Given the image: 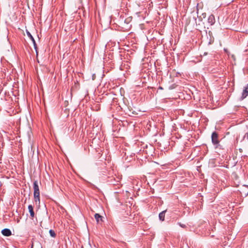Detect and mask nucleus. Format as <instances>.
Returning a JSON list of instances; mask_svg holds the SVG:
<instances>
[{
	"mask_svg": "<svg viewBox=\"0 0 248 248\" xmlns=\"http://www.w3.org/2000/svg\"><path fill=\"white\" fill-rule=\"evenodd\" d=\"M33 196H34V202L36 203V204H39L40 203V191H39V187L38 184V182L37 181H35L33 182Z\"/></svg>",
	"mask_w": 248,
	"mask_h": 248,
	"instance_id": "obj_1",
	"label": "nucleus"
},
{
	"mask_svg": "<svg viewBox=\"0 0 248 248\" xmlns=\"http://www.w3.org/2000/svg\"><path fill=\"white\" fill-rule=\"evenodd\" d=\"M212 142L213 144L215 146L216 148H220V145L219 144V136L217 132L214 131L211 135Z\"/></svg>",
	"mask_w": 248,
	"mask_h": 248,
	"instance_id": "obj_2",
	"label": "nucleus"
},
{
	"mask_svg": "<svg viewBox=\"0 0 248 248\" xmlns=\"http://www.w3.org/2000/svg\"><path fill=\"white\" fill-rule=\"evenodd\" d=\"M248 96V84L244 87L242 95L240 98V100H243Z\"/></svg>",
	"mask_w": 248,
	"mask_h": 248,
	"instance_id": "obj_3",
	"label": "nucleus"
},
{
	"mask_svg": "<svg viewBox=\"0 0 248 248\" xmlns=\"http://www.w3.org/2000/svg\"><path fill=\"white\" fill-rule=\"evenodd\" d=\"M1 232L2 234V235L5 236H9L12 235V232L11 230L7 228L3 229L1 231Z\"/></svg>",
	"mask_w": 248,
	"mask_h": 248,
	"instance_id": "obj_4",
	"label": "nucleus"
},
{
	"mask_svg": "<svg viewBox=\"0 0 248 248\" xmlns=\"http://www.w3.org/2000/svg\"><path fill=\"white\" fill-rule=\"evenodd\" d=\"M208 22L211 25H213L215 22V16L213 15H211L208 18Z\"/></svg>",
	"mask_w": 248,
	"mask_h": 248,
	"instance_id": "obj_5",
	"label": "nucleus"
},
{
	"mask_svg": "<svg viewBox=\"0 0 248 248\" xmlns=\"http://www.w3.org/2000/svg\"><path fill=\"white\" fill-rule=\"evenodd\" d=\"M27 35H28V37L31 40V41L33 44L35 49H36L37 45L35 43V41L34 38L33 37V36L31 35V34L29 31H27Z\"/></svg>",
	"mask_w": 248,
	"mask_h": 248,
	"instance_id": "obj_6",
	"label": "nucleus"
},
{
	"mask_svg": "<svg viewBox=\"0 0 248 248\" xmlns=\"http://www.w3.org/2000/svg\"><path fill=\"white\" fill-rule=\"evenodd\" d=\"M28 209L29 212L30 213V215L31 217H34V213L33 211V208L31 205H29L28 206Z\"/></svg>",
	"mask_w": 248,
	"mask_h": 248,
	"instance_id": "obj_7",
	"label": "nucleus"
},
{
	"mask_svg": "<svg viewBox=\"0 0 248 248\" xmlns=\"http://www.w3.org/2000/svg\"><path fill=\"white\" fill-rule=\"evenodd\" d=\"M49 234L50 235V236L52 237H56V233L55 232L52 230H50L49 231Z\"/></svg>",
	"mask_w": 248,
	"mask_h": 248,
	"instance_id": "obj_8",
	"label": "nucleus"
},
{
	"mask_svg": "<svg viewBox=\"0 0 248 248\" xmlns=\"http://www.w3.org/2000/svg\"><path fill=\"white\" fill-rule=\"evenodd\" d=\"M166 210L162 211L159 214L158 217H164Z\"/></svg>",
	"mask_w": 248,
	"mask_h": 248,
	"instance_id": "obj_9",
	"label": "nucleus"
},
{
	"mask_svg": "<svg viewBox=\"0 0 248 248\" xmlns=\"http://www.w3.org/2000/svg\"><path fill=\"white\" fill-rule=\"evenodd\" d=\"M132 20L131 17H129L125 19L124 22H126L127 24H128L129 22H130Z\"/></svg>",
	"mask_w": 248,
	"mask_h": 248,
	"instance_id": "obj_10",
	"label": "nucleus"
},
{
	"mask_svg": "<svg viewBox=\"0 0 248 248\" xmlns=\"http://www.w3.org/2000/svg\"><path fill=\"white\" fill-rule=\"evenodd\" d=\"M97 223H99L100 222L103 221L102 218H95Z\"/></svg>",
	"mask_w": 248,
	"mask_h": 248,
	"instance_id": "obj_11",
	"label": "nucleus"
},
{
	"mask_svg": "<svg viewBox=\"0 0 248 248\" xmlns=\"http://www.w3.org/2000/svg\"><path fill=\"white\" fill-rule=\"evenodd\" d=\"M94 217H103L100 216L99 214L96 213L94 214Z\"/></svg>",
	"mask_w": 248,
	"mask_h": 248,
	"instance_id": "obj_12",
	"label": "nucleus"
},
{
	"mask_svg": "<svg viewBox=\"0 0 248 248\" xmlns=\"http://www.w3.org/2000/svg\"><path fill=\"white\" fill-rule=\"evenodd\" d=\"M179 225H180L181 227H183V228H185V227H186V225H185V224H181V223H179Z\"/></svg>",
	"mask_w": 248,
	"mask_h": 248,
	"instance_id": "obj_13",
	"label": "nucleus"
},
{
	"mask_svg": "<svg viewBox=\"0 0 248 248\" xmlns=\"http://www.w3.org/2000/svg\"><path fill=\"white\" fill-rule=\"evenodd\" d=\"M164 218H162V217L159 218L160 220L161 221H163L164 220Z\"/></svg>",
	"mask_w": 248,
	"mask_h": 248,
	"instance_id": "obj_14",
	"label": "nucleus"
},
{
	"mask_svg": "<svg viewBox=\"0 0 248 248\" xmlns=\"http://www.w3.org/2000/svg\"><path fill=\"white\" fill-rule=\"evenodd\" d=\"M19 221V220L18 218H16V222L18 223Z\"/></svg>",
	"mask_w": 248,
	"mask_h": 248,
	"instance_id": "obj_15",
	"label": "nucleus"
}]
</instances>
